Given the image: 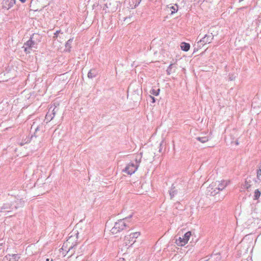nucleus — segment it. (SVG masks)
<instances>
[{
    "mask_svg": "<svg viewBox=\"0 0 261 261\" xmlns=\"http://www.w3.org/2000/svg\"><path fill=\"white\" fill-rule=\"evenodd\" d=\"M98 72L95 69H91L88 73V77L89 79H93L97 75Z\"/></svg>",
    "mask_w": 261,
    "mask_h": 261,
    "instance_id": "dca6fc26",
    "label": "nucleus"
},
{
    "mask_svg": "<svg viewBox=\"0 0 261 261\" xmlns=\"http://www.w3.org/2000/svg\"><path fill=\"white\" fill-rule=\"evenodd\" d=\"M216 188L218 191L223 190L229 184V180H222L221 181H217Z\"/></svg>",
    "mask_w": 261,
    "mask_h": 261,
    "instance_id": "6e6552de",
    "label": "nucleus"
},
{
    "mask_svg": "<svg viewBox=\"0 0 261 261\" xmlns=\"http://www.w3.org/2000/svg\"><path fill=\"white\" fill-rule=\"evenodd\" d=\"M191 236V231H188V232H186L184 234V236H182L183 237L182 239H184L185 241H186V243H187Z\"/></svg>",
    "mask_w": 261,
    "mask_h": 261,
    "instance_id": "4be33fe9",
    "label": "nucleus"
},
{
    "mask_svg": "<svg viewBox=\"0 0 261 261\" xmlns=\"http://www.w3.org/2000/svg\"><path fill=\"white\" fill-rule=\"evenodd\" d=\"M141 1H142V0H138V4H136V5H138L140 3V2H141Z\"/></svg>",
    "mask_w": 261,
    "mask_h": 261,
    "instance_id": "473e14b6",
    "label": "nucleus"
},
{
    "mask_svg": "<svg viewBox=\"0 0 261 261\" xmlns=\"http://www.w3.org/2000/svg\"><path fill=\"white\" fill-rule=\"evenodd\" d=\"M37 37H38V34H33L30 39L23 45L22 48H24V50L27 54L30 53V50L33 48H37V42L34 39Z\"/></svg>",
    "mask_w": 261,
    "mask_h": 261,
    "instance_id": "f03ea898",
    "label": "nucleus"
},
{
    "mask_svg": "<svg viewBox=\"0 0 261 261\" xmlns=\"http://www.w3.org/2000/svg\"><path fill=\"white\" fill-rule=\"evenodd\" d=\"M3 3L4 7L8 9L14 5L15 0H4Z\"/></svg>",
    "mask_w": 261,
    "mask_h": 261,
    "instance_id": "ddd939ff",
    "label": "nucleus"
},
{
    "mask_svg": "<svg viewBox=\"0 0 261 261\" xmlns=\"http://www.w3.org/2000/svg\"><path fill=\"white\" fill-rule=\"evenodd\" d=\"M22 3H24L26 0H19Z\"/></svg>",
    "mask_w": 261,
    "mask_h": 261,
    "instance_id": "c9c22d12",
    "label": "nucleus"
},
{
    "mask_svg": "<svg viewBox=\"0 0 261 261\" xmlns=\"http://www.w3.org/2000/svg\"><path fill=\"white\" fill-rule=\"evenodd\" d=\"M150 97L151 98V99L152 100V102H155V98H154V97H153V96H150Z\"/></svg>",
    "mask_w": 261,
    "mask_h": 261,
    "instance_id": "2f4dec72",
    "label": "nucleus"
},
{
    "mask_svg": "<svg viewBox=\"0 0 261 261\" xmlns=\"http://www.w3.org/2000/svg\"><path fill=\"white\" fill-rule=\"evenodd\" d=\"M138 167V164L130 163L125 167L124 171L128 174H132L137 170Z\"/></svg>",
    "mask_w": 261,
    "mask_h": 261,
    "instance_id": "0eeeda50",
    "label": "nucleus"
},
{
    "mask_svg": "<svg viewBox=\"0 0 261 261\" xmlns=\"http://www.w3.org/2000/svg\"><path fill=\"white\" fill-rule=\"evenodd\" d=\"M182 238L183 237H179L178 238H177V237H176L175 243L178 246H183L187 244L186 241L182 239Z\"/></svg>",
    "mask_w": 261,
    "mask_h": 261,
    "instance_id": "4468645a",
    "label": "nucleus"
},
{
    "mask_svg": "<svg viewBox=\"0 0 261 261\" xmlns=\"http://www.w3.org/2000/svg\"><path fill=\"white\" fill-rule=\"evenodd\" d=\"M150 189V186L148 183L142 184L141 186V189L138 190L139 194H144L147 192Z\"/></svg>",
    "mask_w": 261,
    "mask_h": 261,
    "instance_id": "1a4fd4ad",
    "label": "nucleus"
},
{
    "mask_svg": "<svg viewBox=\"0 0 261 261\" xmlns=\"http://www.w3.org/2000/svg\"><path fill=\"white\" fill-rule=\"evenodd\" d=\"M216 183H212L207 188V195L211 196H215L216 194L218 193L219 191L216 188Z\"/></svg>",
    "mask_w": 261,
    "mask_h": 261,
    "instance_id": "423d86ee",
    "label": "nucleus"
},
{
    "mask_svg": "<svg viewBox=\"0 0 261 261\" xmlns=\"http://www.w3.org/2000/svg\"><path fill=\"white\" fill-rule=\"evenodd\" d=\"M14 207H15V209L17 208L19 206H17V205H14Z\"/></svg>",
    "mask_w": 261,
    "mask_h": 261,
    "instance_id": "e433bc0d",
    "label": "nucleus"
},
{
    "mask_svg": "<svg viewBox=\"0 0 261 261\" xmlns=\"http://www.w3.org/2000/svg\"><path fill=\"white\" fill-rule=\"evenodd\" d=\"M172 66H173V64H171L169 65V66L168 67V68H167V72L168 74H170V72H171V70Z\"/></svg>",
    "mask_w": 261,
    "mask_h": 261,
    "instance_id": "c756f323",
    "label": "nucleus"
},
{
    "mask_svg": "<svg viewBox=\"0 0 261 261\" xmlns=\"http://www.w3.org/2000/svg\"><path fill=\"white\" fill-rule=\"evenodd\" d=\"M140 235L139 232H136L130 233L129 236H125L124 238V244L126 246H131L136 242L137 239Z\"/></svg>",
    "mask_w": 261,
    "mask_h": 261,
    "instance_id": "20e7f679",
    "label": "nucleus"
},
{
    "mask_svg": "<svg viewBox=\"0 0 261 261\" xmlns=\"http://www.w3.org/2000/svg\"><path fill=\"white\" fill-rule=\"evenodd\" d=\"M60 32L61 31H57L55 34H54V38H57L59 35V34H60Z\"/></svg>",
    "mask_w": 261,
    "mask_h": 261,
    "instance_id": "7c9ffc66",
    "label": "nucleus"
},
{
    "mask_svg": "<svg viewBox=\"0 0 261 261\" xmlns=\"http://www.w3.org/2000/svg\"><path fill=\"white\" fill-rule=\"evenodd\" d=\"M70 234V236L68 237V239L67 240L66 242H65L63 244V247L69 246V251L70 250V249L73 248L72 241L75 240L76 241L77 239V235L79 234V232L77 230L73 229Z\"/></svg>",
    "mask_w": 261,
    "mask_h": 261,
    "instance_id": "7ed1b4c3",
    "label": "nucleus"
},
{
    "mask_svg": "<svg viewBox=\"0 0 261 261\" xmlns=\"http://www.w3.org/2000/svg\"><path fill=\"white\" fill-rule=\"evenodd\" d=\"M181 49L185 51H187L190 48V44L186 42H182L180 45Z\"/></svg>",
    "mask_w": 261,
    "mask_h": 261,
    "instance_id": "f3484780",
    "label": "nucleus"
},
{
    "mask_svg": "<svg viewBox=\"0 0 261 261\" xmlns=\"http://www.w3.org/2000/svg\"><path fill=\"white\" fill-rule=\"evenodd\" d=\"M12 258H10V260L14 259L15 261H17L18 259L19 258V257L17 254H13L12 255Z\"/></svg>",
    "mask_w": 261,
    "mask_h": 261,
    "instance_id": "cd10ccee",
    "label": "nucleus"
},
{
    "mask_svg": "<svg viewBox=\"0 0 261 261\" xmlns=\"http://www.w3.org/2000/svg\"><path fill=\"white\" fill-rule=\"evenodd\" d=\"M52 109V106L50 107V108L48 110V111L47 112V113L46 114V116H45V119L48 121H51L53 118H54V116H53V115L50 113V110L51 109Z\"/></svg>",
    "mask_w": 261,
    "mask_h": 261,
    "instance_id": "a211bd4d",
    "label": "nucleus"
},
{
    "mask_svg": "<svg viewBox=\"0 0 261 261\" xmlns=\"http://www.w3.org/2000/svg\"><path fill=\"white\" fill-rule=\"evenodd\" d=\"M127 218L120 219L116 222L113 227L111 229V231L113 234H116L118 232L124 230L126 227L127 224L125 221Z\"/></svg>",
    "mask_w": 261,
    "mask_h": 261,
    "instance_id": "f257e3e1",
    "label": "nucleus"
},
{
    "mask_svg": "<svg viewBox=\"0 0 261 261\" xmlns=\"http://www.w3.org/2000/svg\"><path fill=\"white\" fill-rule=\"evenodd\" d=\"M205 44L202 42L201 39L197 42L196 44H195L194 45V51H198L200 48H201Z\"/></svg>",
    "mask_w": 261,
    "mask_h": 261,
    "instance_id": "2eb2a0df",
    "label": "nucleus"
},
{
    "mask_svg": "<svg viewBox=\"0 0 261 261\" xmlns=\"http://www.w3.org/2000/svg\"><path fill=\"white\" fill-rule=\"evenodd\" d=\"M251 181L250 179H246L245 182L242 185L240 191L241 192L243 191L244 190H247L249 191V189L251 188Z\"/></svg>",
    "mask_w": 261,
    "mask_h": 261,
    "instance_id": "9d476101",
    "label": "nucleus"
},
{
    "mask_svg": "<svg viewBox=\"0 0 261 261\" xmlns=\"http://www.w3.org/2000/svg\"><path fill=\"white\" fill-rule=\"evenodd\" d=\"M170 198L172 199L175 196H182L184 194V189L181 190L178 185H173L169 191Z\"/></svg>",
    "mask_w": 261,
    "mask_h": 261,
    "instance_id": "39448f33",
    "label": "nucleus"
},
{
    "mask_svg": "<svg viewBox=\"0 0 261 261\" xmlns=\"http://www.w3.org/2000/svg\"><path fill=\"white\" fill-rule=\"evenodd\" d=\"M12 205L10 204L9 203H5L2 207V209L6 210L7 212H9L10 211L9 210L13 209V207H12Z\"/></svg>",
    "mask_w": 261,
    "mask_h": 261,
    "instance_id": "6ab92c4d",
    "label": "nucleus"
},
{
    "mask_svg": "<svg viewBox=\"0 0 261 261\" xmlns=\"http://www.w3.org/2000/svg\"><path fill=\"white\" fill-rule=\"evenodd\" d=\"M38 129V127H37V128H36V130H37Z\"/></svg>",
    "mask_w": 261,
    "mask_h": 261,
    "instance_id": "58836bf2",
    "label": "nucleus"
},
{
    "mask_svg": "<svg viewBox=\"0 0 261 261\" xmlns=\"http://www.w3.org/2000/svg\"><path fill=\"white\" fill-rule=\"evenodd\" d=\"M260 196V192L258 190H256L254 192V199H258Z\"/></svg>",
    "mask_w": 261,
    "mask_h": 261,
    "instance_id": "b1692460",
    "label": "nucleus"
},
{
    "mask_svg": "<svg viewBox=\"0 0 261 261\" xmlns=\"http://www.w3.org/2000/svg\"><path fill=\"white\" fill-rule=\"evenodd\" d=\"M214 0H206V1H207V2H209L210 3H212V2H213Z\"/></svg>",
    "mask_w": 261,
    "mask_h": 261,
    "instance_id": "f704fd0d",
    "label": "nucleus"
},
{
    "mask_svg": "<svg viewBox=\"0 0 261 261\" xmlns=\"http://www.w3.org/2000/svg\"><path fill=\"white\" fill-rule=\"evenodd\" d=\"M159 92H160V89H158V90H155V89H152L151 91H150V93L151 94H153L155 96H157L159 95Z\"/></svg>",
    "mask_w": 261,
    "mask_h": 261,
    "instance_id": "393cba45",
    "label": "nucleus"
},
{
    "mask_svg": "<svg viewBox=\"0 0 261 261\" xmlns=\"http://www.w3.org/2000/svg\"><path fill=\"white\" fill-rule=\"evenodd\" d=\"M58 108H57L56 107H55L54 108H52V109L50 110V113L53 115V116H55L56 113L58 111Z\"/></svg>",
    "mask_w": 261,
    "mask_h": 261,
    "instance_id": "bb28decb",
    "label": "nucleus"
},
{
    "mask_svg": "<svg viewBox=\"0 0 261 261\" xmlns=\"http://www.w3.org/2000/svg\"><path fill=\"white\" fill-rule=\"evenodd\" d=\"M214 38V35L212 34V33H211L210 34H206L203 37L201 40L202 42L204 44L210 43L212 42V40Z\"/></svg>",
    "mask_w": 261,
    "mask_h": 261,
    "instance_id": "9b49d317",
    "label": "nucleus"
},
{
    "mask_svg": "<svg viewBox=\"0 0 261 261\" xmlns=\"http://www.w3.org/2000/svg\"><path fill=\"white\" fill-rule=\"evenodd\" d=\"M119 261H125V259L123 258H120Z\"/></svg>",
    "mask_w": 261,
    "mask_h": 261,
    "instance_id": "72a5a7b5",
    "label": "nucleus"
},
{
    "mask_svg": "<svg viewBox=\"0 0 261 261\" xmlns=\"http://www.w3.org/2000/svg\"><path fill=\"white\" fill-rule=\"evenodd\" d=\"M220 254L219 253H216L212 254L211 256L205 261H220Z\"/></svg>",
    "mask_w": 261,
    "mask_h": 261,
    "instance_id": "f8f14e48",
    "label": "nucleus"
},
{
    "mask_svg": "<svg viewBox=\"0 0 261 261\" xmlns=\"http://www.w3.org/2000/svg\"><path fill=\"white\" fill-rule=\"evenodd\" d=\"M73 39H69L65 44V48L66 51H70V49L71 47V44L72 42Z\"/></svg>",
    "mask_w": 261,
    "mask_h": 261,
    "instance_id": "412c9836",
    "label": "nucleus"
},
{
    "mask_svg": "<svg viewBox=\"0 0 261 261\" xmlns=\"http://www.w3.org/2000/svg\"><path fill=\"white\" fill-rule=\"evenodd\" d=\"M46 261H49V259H46Z\"/></svg>",
    "mask_w": 261,
    "mask_h": 261,
    "instance_id": "ea45409f",
    "label": "nucleus"
},
{
    "mask_svg": "<svg viewBox=\"0 0 261 261\" xmlns=\"http://www.w3.org/2000/svg\"><path fill=\"white\" fill-rule=\"evenodd\" d=\"M257 177L259 180H261V169H259L257 170Z\"/></svg>",
    "mask_w": 261,
    "mask_h": 261,
    "instance_id": "c85d7f7f",
    "label": "nucleus"
},
{
    "mask_svg": "<svg viewBox=\"0 0 261 261\" xmlns=\"http://www.w3.org/2000/svg\"><path fill=\"white\" fill-rule=\"evenodd\" d=\"M20 203V206H21L22 205H23V203L21 202V201H19Z\"/></svg>",
    "mask_w": 261,
    "mask_h": 261,
    "instance_id": "4c0bfd02",
    "label": "nucleus"
},
{
    "mask_svg": "<svg viewBox=\"0 0 261 261\" xmlns=\"http://www.w3.org/2000/svg\"><path fill=\"white\" fill-rule=\"evenodd\" d=\"M196 139L201 143H205L208 140V137L207 136L198 137L196 138Z\"/></svg>",
    "mask_w": 261,
    "mask_h": 261,
    "instance_id": "aec40b11",
    "label": "nucleus"
},
{
    "mask_svg": "<svg viewBox=\"0 0 261 261\" xmlns=\"http://www.w3.org/2000/svg\"><path fill=\"white\" fill-rule=\"evenodd\" d=\"M170 9L171 10V14H173L177 11L178 6L177 5H175L174 6L170 7Z\"/></svg>",
    "mask_w": 261,
    "mask_h": 261,
    "instance_id": "5701e85b",
    "label": "nucleus"
},
{
    "mask_svg": "<svg viewBox=\"0 0 261 261\" xmlns=\"http://www.w3.org/2000/svg\"><path fill=\"white\" fill-rule=\"evenodd\" d=\"M141 154L142 153H141L140 155H137V156L136 158V163L135 164H138V165H139L140 163L141 162V160L142 158Z\"/></svg>",
    "mask_w": 261,
    "mask_h": 261,
    "instance_id": "a878e982",
    "label": "nucleus"
}]
</instances>
